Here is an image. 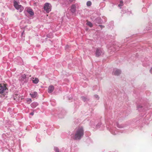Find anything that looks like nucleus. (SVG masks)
Here are the masks:
<instances>
[{"label": "nucleus", "mask_w": 152, "mask_h": 152, "mask_svg": "<svg viewBox=\"0 0 152 152\" xmlns=\"http://www.w3.org/2000/svg\"><path fill=\"white\" fill-rule=\"evenodd\" d=\"M94 96H95V97L96 98H97V99H99V96L98 95H94Z\"/></svg>", "instance_id": "6ab92c4d"}, {"label": "nucleus", "mask_w": 152, "mask_h": 152, "mask_svg": "<svg viewBox=\"0 0 152 152\" xmlns=\"http://www.w3.org/2000/svg\"><path fill=\"white\" fill-rule=\"evenodd\" d=\"M84 134V130L82 127L78 128L76 131L73 139L75 140H80Z\"/></svg>", "instance_id": "f03ea898"}, {"label": "nucleus", "mask_w": 152, "mask_h": 152, "mask_svg": "<svg viewBox=\"0 0 152 152\" xmlns=\"http://www.w3.org/2000/svg\"><path fill=\"white\" fill-rule=\"evenodd\" d=\"M27 12L31 15H33L34 14V13L31 9L27 8Z\"/></svg>", "instance_id": "9b49d317"}, {"label": "nucleus", "mask_w": 152, "mask_h": 152, "mask_svg": "<svg viewBox=\"0 0 152 152\" xmlns=\"http://www.w3.org/2000/svg\"><path fill=\"white\" fill-rule=\"evenodd\" d=\"M86 4L88 6H90L91 5V3L90 1H89L87 2Z\"/></svg>", "instance_id": "f3484780"}, {"label": "nucleus", "mask_w": 152, "mask_h": 152, "mask_svg": "<svg viewBox=\"0 0 152 152\" xmlns=\"http://www.w3.org/2000/svg\"><path fill=\"white\" fill-rule=\"evenodd\" d=\"M14 99L17 102H21L23 99L22 96L20 94H16L14 96Z\"/></svg>", "instance_id": "39448f33"}, {"label": "nucleus", "mask_w": 152, "mask_h": 152, "mask_svg": "<svg viewBox=\"0 0 152 152\" xmlns=\"http://www.w3.org/2000/svg\"><path fill=\"white\" fill-rule=\"evenodd\" d=\"M102 53V51L101 49L99 48H97L96 52V56L99 57Z\"/></svg>", "instance_id": "423d86ee"}, {"label": "nucleus", "mask_w": 152, "mask_h": 152, "mask_svg": "<svg viewBox=\"0 0 152 152\" xmlns=\"http://www.w3.org/2000/svg\"><path fill=\"white\" fill-rule=\"evenodd\" d=\"M54 89V87L53 86H50L48 88V92L49 93L52 92Z\"/></svg>", "instance_id": "6e6552de"}, {"label": "nucleus", "mask_w": 152, "mask_h": 152, "mask_svg": "<svg viewBox=\"0 0 152 152\" xmlns=\"http://www.w3.org/2000/svg\"><path fill=\"white\" fill-rule=\"evenodd\" d=\"M34 78H32L33 83L35 84L37 83L39 81V80L38 78H35L34 80Z\"/></svg>", "instance_id": "f8f14e48"}, {"label": "nucleus", "mask_w": 152, "mask_h": 152, "mask_svg": "<svg viewBox=\"0 0 152 152\" xmlns=\"http://www.w3.org/2000/svg\"><path fill=\"white\" fill-rule=\"evenodd\" d=\"M26 101L27 103L29 104L31 102V99L30 98H27L26 99Z\"/></svg>", "instance_id": "2eb2a0df"}, {"label": "nucleus", "mask_w": 152, "mask_h": 152, "mask_svg": "<svg viewBox=\"0 0 152 152\" xmlns=\"http://www.w3.org/2000/svg\"><path fill=\"white\" fill-rule=\"evenodd\" d=\"M56 152H59V150L58 149H56Z\"/></svg>", "instance_id": "4be33fe9"}, {"label": "nucleus", "mask_w": 152, "mask_h": 152, "mask_svg": "<svg viewBox=\"0 0 152 152\" xmlns=\"http://www.w3.org/2000/svg\"><path fill=\"white\" fill-rule=\"evenodd\" d=\"M75 4H73L72 5L71 7L70 10L72 13H74L75 11Z\"/></svg>", "instance_id": "9d476101"}, {"label": "nucleus", "mask_w": 152, "mask_h": 152, "mask_svg": "<svg viewBox=\"0 0 152 152\" xmlns=\"http://www.w3.org/2000/svg\"><path fill=\"white\" fill-rule=\"evenodd\" d=\"M30 95L32 98H35L37 96V92L35 91L30 93Z\"/></svg>", "instance_id": "1a4fd4ad"}, {"label": "nucleus", "mask_w": 152, "mask_h": 152, "mask_svg": "<svg viewBox=\"0 0 152 152\" xmlns=\"http://www.w3.org/2000/svg\"><path fill=\"white\" fill-rule=\"evenodd\" d=\"M30 114L32 115H33L34 114V113L33 112H31L30 113Z\"/></svg>", "instance_id": "412c9836"}, {"label": "nucleus", "mask_w": 152, "mask_h": 152, "mask_svg": "<svg viewBox=\"0 0 152 152\" xmlns=\"http://www.w3.org/2000/svg\"><path fill=\"white\" fill-rule=\"evenodd\" d=\"M150 72L152 74V67L151 68L150 70Z\"/></svg>", "instance_id": "5701e85b"}, {"label": "nucleus", "mask_w": 152, "mask_h": 152, "mask_svg": "<svg viewBox=\"0 0 152 152\" xmlns=\"http://www.w3.org/2000/svg\"><path fill=\"white\" fill-rule=\"evenodd\" d=\"M8 90L6 84H0V98L5 99L7 97Z\"/></svg>", "instance_id": "f257e3e1"}, {"label": "nucleus", "mask_w": 152, "mask_h": 152, "mask_svg": "<svg viewBox=\"0 0 152 152\" xmlns=\"http://www.w3.org/2000/svg\"><path fill=\"white\" fill-rule=\"evenodd\" d=\"M38 105V104L37 102H33L31 104V106L32 107H36L37 105Z\"/></svg>", "instance_id": "ddd939ff"}, {"label": "nucleus", "mask_w": 152, "mask_h": 152, "mask_svg": "<svg viewBox=\"0 0 152 152\" xmlns=\"http://www.w3.org/2000/svg\"><path fill=\"white\" fill-rule=\"evenodd\" d=\"M44 9L47 13H48L51 10V5L48 3H46L44 5Z\"/></svg>", "instance_id": "20e7f679"}, {"label": "nucleus", "mask_w": 152, "mask_h": 152, "mask_svg": "<svg viewBox=\"0 0 152 152\" xmlns=\"http://www.w3.org/2000/svg\"><path fill=\"white\" fill-rule=\"evenodd\" d=\"M74 0H69V1L70 2V3H69V4L71 3L72 1H73Z\"/></svg>", "instance_id": "aec40b11"}, {"label": "nucleus", "mask_w": 152, "mask_h": 152, "mask_svg": "<svg viewBox=\"0 0 152 152\" xmlns=\"http://www.w3.org/2000/svg\"><path fill=\"white\" fill-rule=\"evenodd\" d=\"M123 2L122 1H121L120 2V4L118 5L119 7L122 6L123 5Z\"/></svg>", "instance_id": "a211bd4d"}, {"label": "nucleus", "mask_w": 152, "mask_h": 152, "mask_svg": "<svg viewBox=\"0 0 152 152\" xmlns=\"http://www.w3.org/2000/svg\"><path fill=\"white\" fill-rule=\"evenodd\" d=\"M14 5L15 8L17 10H20V12H21L23 10V7L20 5H19L16 1L14 2Z\"/></svg>", "instance_id": "7ed1b4c3"}, {"label": "nucleus", "mask_w": 152, "mask_h": 152, "mask_svg": "<svg viewBox=\"0 0 152 152\" xmlns=\"http://www.w3.org/2000/svg\"><path fill=\"white\" fill-rule=\"evenodd\" d=\"M26 76L25 75H22L21 76V79L22 80H23L26 79Z\"/></svg>", "instance_id": "dca6fc26"}, {"label": "nucleus", "mask_w": 152, "mask_h": 152, "mask_svg": "<svg viewBox=\"0 0 152 152\" xmlns=\"http://www.w3.org/2000/svg\"><path fill=\"white\" fill-rule=\"evenodd\" d=\"M86 24H87V25H88V26L91 27H92V26H93V25H92V23L88 21L87 23Z\"/></svg>", "instance_id": "4468645a"}, {"label": "nucleus", "mask_w": 152, "mask_h": 152, "mask_svg": "<svg viewBox=\"0 0 152 152\" xmlns=\"http://www.w3.org/2000/svg\"><path fill=\"white\" fill-rule=\"evenodd\" d=\"M121 72L120 70L117 69H114L113 74L114 75H118L121 73Z\"/></svg>", "instance_id": "0eeeda50"}]
</instances>
